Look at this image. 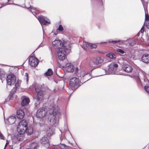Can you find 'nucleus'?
Here are the masks:
<instances>
[{
	"instance_id": "obj_1",
	"label": "nucleus",
	"mask_w": 149,
	"mask_h": 149,
	"mask_svg": "<svg viewBox=\"0 0 149 149\" xmlns=\"http://www.w3.org/2000/svg\"><path fill=\"white\" fill-rule=\"evenodd\" d=\"M53 110L52 114H50L48 117L49 120L50 125H54L55 126H57L59 124L58 118L61 116V113L59 111V108L57 105L52 106Z\"/></svg>"
},
{
	"instance_id": "obj_2",
	"label": "nucleus",
	"mask_w": 149,
	"mask_h": 149,
	"mask_svg": "<svg viewBox=\"0 0 149 149\" xmlns=\"http://www.w3.org/2000/svg\"><path fill=\"white\" fill-rule=\"evenodd\" d=\"M27 124L26 121L24 120H21L19 123L17 127L18 133L17 139L18 141H22L24 140V132L26 130Z\"/></svg>"
},
{
	"instance_id": "obj_3",
	"label": "nucleus",
	"mask_w": 149,
	"mask_h": 149,
	"mask_svg": "<svg viewBox=\"0 0 149 149\" xmlns=\"http://www.w3.org/2000/svg\"><path fill=\"white\" fill-rule=\"evenodd\" d=\"M69 90L71 91L69 93L71 94L79 86V79L76 77L71 78L69 81Z\"/></svg>"
},
{
	"instance_id": "obj_4",
	"label": "nucleus",
	"mask_w": 149,
	"mask_h": 149,
	"mask_svg": "<svg viewBox=\"0 0 149 149\" xmlns=\"http://www.w3.org/2000/svg\"><path fill=\"white\" fill-rule=\"evenodd\" d=\"M70 50L65 48H62L58 49V56L59 59L63 61L65 59L66 56L69 53Z\"/></svg>"
},
{
	"instance_id": "obj_5",
	"label": "nucleus",
	"mask_w": 149,
	"mask_h": 149,
	"mask_svg": "<svg viewBox=\"0 0 149 149\" xmlns=\"http://www.w3.org/2000/svg\"><path fill=\"white\" fill-rule=\"evenodd\" d=\"M65 69L68 72H72L74 71L75 72V74L77 76L78 74L79 71V69L78 67H76L74 69V66L70 63H68L65 65Z\"/></svg>"
},
{
	"instance_id": "obj_6",
	"label": "nucleus",
	"mask_w": 149,
	"mask_h": 149,
	"mask_svg": "<svg viewBox=\"0 0 149 149\" xmlns=\"http://www.w3.org/2000/svg\"><path fill=\"white\" fill-rule=\"evenodd\" d=\"M118 65L117 64L112 63L110 64L108 66L106 74H114L117 68H118Z\"/></svg>"
},
{
	"instance_id": "obj_7",
	"label": "nucleus",
	"mask_w": 149,
	"mask_h": 149,
	"mask_svg": "<svg viewBox=\"0 0 149 149\" xmlns=\"http://www.w3.org/2000/svg\"><path fill=\"white\" fill-rule=\"evenodd\" d=\"M77 76L78 77L82 78L84 77V79H86V81L91 78L90 74L89 73H86L84 71H81L79 73H78L77 74Z\"/></svg>"
},
{
	"instance_id": "obj_8",
	"label": "nucleus",
	"mask_w": 149,
	"mask_h": 149,
	"mask_svg": "<svg viewBox=\"0 0 149 149\" xmlns=\"http://www.w3.org/2000/svg\"><path fill=\"white\" fill-rule=\"evenodd\" d=\"M47 111L45 108H41L37 112L36 116L38 118H42L47 114Z\"/></svg>"
},
{
	"instance_id": "obj_9",
	"label": "nucleus",
	"mask_w": 149,
	"mask_h": 149,
	"mask_svg": "<svg viewBox=\"0 0 149 149\" xmlns=\"http://www.w3.org/2000/svg\"><path fill=\"white\" fill-rule=\"evenodd\" d=\"M29 61L30 65L32 67L36 66L38 63V60L33 56L30 57Z\"/></svg>"
},
{
	"instance_id": "obj_10",
	"label": "nucleus",
	"mask_w": 149,
	"mask_h": 149,
	"mask_svg": "<svg viewBox=\"0 0 149 149\" xmlns=\"http://www.w3.org/2000/svg\"><path fill=\"white\" fill-rule=\"evenodd\" d=\"M52 44L55 47V49H59L62 48H65L63 47V43L60 40H55L52 42Z\"/></svg>"
},
{
	"instance_id": "obj_11",
	"label": "nucleus",
	"mask_w": 149,
	"mask_h": 149,
	"mask_svg": "<svg viewBox=\"0 0 149 149\" xmlns=\"http://www.w3.org/2000/svg\"><path fill=\"white\" fill-rule=\"evenodd\" d=\"M37 18L41 25H46L47 23L50 24V22L47 21L48 19L45 17L40 16V17H37Z\"/></svg>"
},
{
	"instance_id": "obj_12",
	"label": "nucleus",
	"mask_w": 149,
	"mask_h": 149,
	"mask_svg": "<svg viewBox=\"0 0 149 149\" xmlns=\"http://www.w3.org/2000/svg\"><path fill=\"white\" fill-rule=\"evenodd\" d=\"M40 86H39L38 87L40 88ZM38 87H36V92L37 93V100L38 101L41 100L43 98L44 96L43 92L41 90L39 91V89H38Z\"/></svg>"
},
{
	"instance_id": "obj_13",
	"label": "nucleus",
	"mask_w": 149,
	"mask_h": 149,
	"mask_svg": "<svg viewBox=\"0 0 149 149\" xmlns=\"http://www.w3.org/2000/svg\"><path fill=\"white\" fill-rule=\"evenodd\" d=\"M15 120V115H13L10 116L5 122L6 124L11 125L14 123Z\"/></svg>"
},
{
	"instance_id": "obj_14",
	"label": "nucleus",
	"mask_w": 149,
	"mask_h": 149,
	"mask_svg": "<svg viewBox=\"0 0 149 149\" xmlns=\"http://www.w3.org/2000/svg\"><path fill=\"white\" fill-rule=\"evenodd\" d=\"M40 143L42 145L45 146L46 147L49 146V140L47 137H42L40 140Z\"/></svg>"
},
{
	"instance_id": "obj_15",
	"label": "nucleus",
	"mask_w": 149,
	"mask_h": 149,
	"mask_svg": "<svg viewBox=\"0 0 149 149\" xmlns=\"http://www.w3.org/2000/svg\"><path fill=\"white\" fill-rule=\"evenodd\" d=\"M16 115L18 118L22 119L24 117V113L23 110L19 109L17 111Z\"/></svg>"
},
{
	"instance_id": "obj_16",
	"label": "nucleus",
	"mask_w": 149,
	"mask_h": 149,
	"mask_svg": "<svg viewBox=\"0 0 149 149\" xmlns=\"http://www.w3.org/2000/svg\"><path fill=\"white\" fill-rule=\"evenodd\" d=\"M123 69L126 72H131L132 70V67L130 65L127 64L123 65Z\"/></svg>"
},
{
	"instance_id": "obj_17",
	"label": "nucleus",
	"mask_w": 149,
	"mask_h": 149,
	"mask_svg": "<svg viewBox=\"0 0 149 149\" xmlns=\"http://www.w3.org/2000/svg\"><path fill=\"white\" fill-rule=\"evenodd\" d=\"M128 39L126 40H113L111 39H110L108 40L107 42L110 43L112 44H116L117 42H120L121 44H125V42H127Z\"/></svg>"
},
{
	"instance_id": "obj_18",
	"label": "nucleus",
	"mask_w": 149,
	"mask_h": 149,
	"mask_svg": "<svg viewBox=\"0 0 149 149\" xmlns=\"http://www.w3.org/2000/svg\"><path fill=\"white\" fill-rule=\"evenodd\" d=\"M127 42L128 44H126L128 46H133L135 44L138 43V40L136 39H128Z\"/></svg>"
},
{
	"instance_id": "obj_19",
	"label": "nucleus",
	"mask_w": 149,
	"mask_h": 149,
	"mask_svg": "<svg viewBox=\"0 0 149 149\" xmlns=\"http://www.w3.org/2000/svg\"><path fill=\"white\" fill-rule=\"evenodd\" d=\"M142 61L146 63H149V55L148 54H143L141 58Z\"/></svg>"
},
{
	"instance_id": "obj_20",
	"label": "nucleus",
	"mask_w": 149,
	"mask_h": 149,
	"mask_svg": "<svg viewBox=\"0 0 149 149\" xmlns=\"http://www.w3.org/2000/svg\"><path fill=\"white\" fill-rule=\"evenodd\" d=\"M82 47L86 51H87L88 49H90V43L87 42L85 41L83 42V45L82 46Z\"/></svg>"
},
{
	"instance_id": "obj_21",
	"label": "nucleus",
	"mask_w": 149,
	"mask_h": 149,
	"mask_svg": "<svg viewBox=\"0 0 149 149\" xmlns=\"http://www.w3.org/2000/svg\"><path fill=\"white\" fill-rule=\"evenodd\" d=\"M12 78V76L10 75H8L7 77L6 81L7 84L10 86L13 85L15 83H12V79H10V78Z\"/></svg>"
},
{
	"instance_id": "obj_22",
	"label": "nucleus",
	"mask_w": 149,
	"mask_h": 149,
	"mask_svg": "<svg viewBox=\"0 0 149 149\" xmlns=\"http://www.w3.org/2000/svg\"><path fill=\"white\" fill-rule=\"evenodd\" d=\"M95 61L99 65V64H101L103 62V58L102 57H98L95 58Z\"/></svg>"
},
{
	"instance_id": "obj_23",
	"label": "nucleus",
	"mask_w": 149,
	"mask_h": 149,
	"mask_svg": "<svg viewBox=\"0 0 149 149\" xmlns=\"http://www.w3.org/2000/svg\"><path fill=\"white\" fill-rule=\"evenodd\" d=\"M29 102V99L28 97H25L22 100L21 104L22 106H24L27 104Z\"/></svg>"
},
{
	"instance_id": "obj_24",
	"label": "nucleus",
	"mask_w": 149,
	"mask_h": 149,
	"mask_svg": "<svg viewBox=\"0 0 149 149\" xmlns=\"http://www.w3.org/2000/svg\"><path fill=\"white\" fill-rule=\"evenodd\" d=\"M90 65L91 67L93 68L94 69L97 68L99 66V65L97 63L95 60L90 62Z\"/></svg>"
},
{
	"instance_id": "obj_25",
	"label": "nucleus",
	"mask_w": 149,
	"mask_h": 149,
	"mask_svg": "<svg viewBox=\"0 0 149 149\" xmlns=\"http://www.w3.org/2000/svg\"><path fill=\"white\" fill-rule=\"evenodd\" d=\"M54 131V130L52 129V128H49L46 132L47 135L50 136L53 134Z\"/></svg>"
},
{
	"instance_id": "obj_26",
	"label": "nucleus",
	"mask_w": 149,
	"mask_h": 149,
	"mask_svg": "<svg viewBox=\"0 0 149 149\" xmlns=\"http://www.w3.org/2000/svg\"><path fill=\"white\" fill-rule=\"evenodd\" d=\"M26 8L28 9H29L30 8V11L35 15V14L37 13V10L36 8L34 7H31L30 6L29 7H26Z\"/></svg>"
},
{
	"instance_id": "obj_27",
	"label": "nucleus",
	"mask_w": 149,
	"mask_h": 149,
	"mask_svg": "<svg viewBox=\"0 0 149 149\" xmlns=\"http://www.w3.org/2000/svg\"><path fill=\"white\" fill-rule=\"evenodd\" d=\"M26 132L27 133L28 135H31L32 134L33 132V129L31 127H27L26 130Z\"/></svg>"
},
{
	"instance_id": "obj_28",
	"label": "nucleus",
	"mask_w": 149,
	"mask_h": 149,
	"mask_svg": "<svg viewBox=\"0 0 149 149\" xmlns=\"http://www.w3.org/2000/svg\"><path fill=\"white\" fill-rule=\"evenodd\" d=\"M107 56L108 57L113 59H115L116 57V55L112 53L107 54Z\"/></svg>"
},
{
	"instance_id": "obj_29",
	"label": "nucleus",
	"mask_w": 149,
	"mask_h": 149,
	"mask_svg": "<svg viewBox=\"0 0 149 149\" xmlns=\"http://www.w3.org/2000/svg\"><path fill=\"white\" fill-rule=\"evenodd\" d=\"M53 73L52 70L51 69H49L47 71L45 72V74L46 76H50L52 75Z\"/></svg>"
},
{
	"instance_id": "obj_30",
	"label": "nucleus",
	"mask_w": 149,
	"mask_h": 149,
	"mask_svg": "<svg viewBox=\"0 0 149 149\" xmlns=\"http://www.w3.org/2000/svg\"><path fill=\"white\" fill-rule=\"evenodd\" d=\"M8 75H10L12 76V78H10V79H12V83H15L16 81V78L15 76L13 74H10Z\"/></svg>"
},
{
	"instance_id": "obj_31",
	"label": "nucleus",
	"mask_w": 149,
	"mask_h": 149,
	"mask_svg": "<svg viewBox=\"0 0 149 149\" xmlns=\"http://www.w3.org/2000/svg\"><path fill=\"white\" fill-rule=\"evenodd\" d=\"M134 78L138 82L140 83L141 82V80L138 74L136 76H134Z\"/></svg>"
},
{
	"instance_id": "obj_32",
	"label": "nucleus",
	"mask_w": 149,
	"mask_h": 149,
	"mask_svg": "<svg viewBox=\"0 0 149 149\" xmlns=\"http://www.w3.org/2000/svg\"><path fill=\"white\" fill-rule=\"evenodd\" d=\"M97 47V46L95 44L90 43V49H92L93 48H96Z\"/></svg>"
},
{
	"instance_id": "obj_33",
	"label": "nucleus",
	"mask_w": 149,
	"mask_h": 149,
	"mask_svg": "<svg viewBox=\"0 0 149 149\" xmlns=\"http://www.w3.org/2000/svg\"><path fill=\"white\" fill-rule=\"evenodd\" d=\"M116 51L117 52L122 54H123L125 53L124 51L121 49H116Z\"/></svg>"
},
{
	"instance_id": "obj_34",
	"label": "nucleus",
	"mask_w": 149,
	"mask_h": 149,
	"mask_svg": "<svg viewBox=\"0 0 149 149\" xmlns=\"http://www.w3.org/2000/svg\"><path fill=\"white\" fill-rule=\"evenodd\" d=\"M63 30V28L62 26L60 25L59 26L58 28L57 29V32H58V31H62Z\"/></svg>"
},
{
	"instance_id": "obj_35",
	"label": "nucleus",
	"mask_w": 149,
	"mask_h": 149,
	"mask_svg": "<svg viewBox=\"0 0 149 149\" xmlns=\"http://www.w3.org/2000/svg\"><path fill=\"white\" fill-rule=\"evenodd\" d=\"M20 84V83L18 81L15 84V86L16 88H18Z\"/></svg>"
},
{
	"instance_id": "obj_36",
	"label": "nucleus",
	"mask_w": 149,
	"mask_h": 149,
	"mask_svg": "<svg viewBox=\"0 0 149 149\" xmlns=\"http://www.w3.org/2000/svg\"><path fill=\"white\" fill-rule=\"evenodd\" d=\"M39 86H40V88L39 87H38V89H40L39 90V91H41V90H42V86L41 85H36V86H35V91H36V87H39Z\"/></svg>"
},
{
	"instance_id": "obj_37",
	"label": "nucleus",
	"mask_w": 149,
	"mask_h": 149,
	"mask_svg": "<svg viewBox=\"0 0 149 149\" xmlns=\"http://www.w3.org/2000/svg\"><path fill=\"white\" fill-rule=\"evenodd\" d=\"M144 89L146 92L149 93V87L146 86L144 87Z\"/></svg>"
},
{
	"instance_id": "obj_38",
	"label": "nucleus",
	"mask_w": 149,
	"mask_h": 149,
	"mask_svg": "<svg viewBox=\"0 0 149 149\" xmlns=\"http://www.w3.org/2000/svg\"><path fill=\"white\" fill-rule=\"evenodd\" d=\"M145 20L149 21V16L148 14H145Z\"/></svg>"
},
{
	"instance_id": "obj_39",
	"label": "nucleus",
	"mask_w": 149,
	"mask_h": 149,
	"mask_svg": "<svg viewBox=\"0 0 149 149\" xmlns=\"http://www.w3.org/2000/svg\"><path fill=\"white\" fill-rule=\"evenodd\" d=\"M0 138L1 139H4L5 137L0 132Z\"/></svg>"
},
{
	"instance_id": "obj_40",
	"label": "nucleus",
	"mask_w": 149,
	"mask_h": 149,
	"mask_svg": "<svg viewBox=\"0 0 149 149\" xmlns=\"http://www.w3.org/2000/svg\"><path fill=\"white\" fill-rule=\"evenodd\" d=\"M146 26L148 29H149V21H148L146 23Z\"/></svg>"
},
{
	"instance_id": "obj_41",
	"label": "nucleus",
	"mask_w": 149,
	"mask_h": 149,
	"mask_svg": "<svg viewBox=\"0 0 149 149\" xmlns=\"http://www.w3.org/2000/svg\"><path fill=\"white\" fill-rule=\"evenodd\" d=\"M8 2L9 4H12L13 2V0H8Z\"/></svg>"
},
{
	"instance_id": "obj_42",
	"label": "nucleus",
	"mask_w": 149,
	"mask_h": 149,
	"mask_svg": "<svg viewBox=\"0 0 149 149\" xmlns=\"http://www.w3.org/2000/svg\"><path fill=\"white\" fill-rule=\"evenodd\" d=\"M8 4H9V3L8 2H7V3H3V4H2V5L3 6H5L8 5Z\"/></svg>"
},
{
	"instance_id": "obj_43",
	"label": "nucleus",
	"mask_w": 149,
	"mask_h": 149,
	"mask_svg": "<svg viewBox=\"0 0 149 149\" xmlns=\"http://www.w3.org/2000/svg\"><path fill=\"white\" fill-rule=\"evenodd\" d=\"M144 28L143 26L142 27L140 31V32L141 33H143V31H144Z\"/></svg>"
},
{
	"instance_id": "obj_44",
	"label": "nucleus",
	"mask_w": 149,
	"mask_h": 149,
	"mask_svg": "<svg viewBox=\"0 0 149 149\" xmlns=\"http://www.w3.org/2000/svg\"><path fill=\"white\" fill-rule=\"evenodd\" d=\"M146 39L148 41V42H149V36L148 35H146Z\"/></svg>"
},
{
	"instance_id": "obj_45",
	"label": "nucleus",
	"mask_w": 149,
	"mask_h": 149,
	"mask_svg": "<svg viewBox=\"0 0 149 149\" xmlns=\"http://www.w3.org/2000/svg\"><path fill=\"white\" fill-rule=\"evenodd\" d=\"M128 55L129 57L130 58H131V57H132V56H133V54H132L131 53H129L128 54Z\"/></svg>"
},
{
	"instance_id": "obj_46",
	"label": "nucleus",
	"mask_w": 149,
	"mask_h": 149,
	"mask_svg": "<svg viewBox=\"0 0 149 149\" xmlns=\"http://www.w3.org/2000/svg\"><path fill=\"white\" fill-rule=\"evenodd\" d=\"M59 136V137H60V140H61V141H62V140L63 139V137H62V135H60Z\"/></svg>"
},
{
	"instance_id": "obj_47",
	"label": "nucleus",
	"mask_w": 149,
	"mask_h": 149,
	"mask_svg": "<svg viewBox=\"0 0 149 149\" xmlns=\"http://www.w3.org/2000/svg\"><path fill=\"white\" fill-rule=\"evenodd\" d=\"M8 143H9V141L7 140L6 142V144L5 145L4 148H6V146H7Z\"/></svg>"
},
{
	"instance_id": "obj_48",
	"label": "nucleus",
	"mask_w": 149,
	"mask_h": 149,
	"mask_svg": "<svg viewBox=\"0 0 149 149\" xmlns=\"http://www.w3.org/2000/svg\"><path fill=\"white\" fill-rule=\"evenodd\" d=\"M107 42H102L100 43V44H106L107 43Z\"/></svg>"
},
{
	"instance_id": "obj_49",
	"label": "nucleus",
	"mask_w": 149,
	"mask_h": 149,
	"mask_svg": "<svg viewBox=\"0 0 149 149\" xmlns=\"http://www.w3.org/2000/svg\"><path fill=\"white\" fill-rule=\"evenodd\" d=\"M26 74V77L27 78V79H26V81H27L28 80V76H27V74Z\"/></svg>"
},
{
	"instance_id": "obj_50",
	"label": "nucleus",
	"mask_w": 149,
	"mask_h": 149,
	"mask_svg": "<svg viewBox=\"0 0 149 149\" xmlns=\"http://www.w3.org/2000/svg\"><path fill=\"white\" fill-rule=\"evenodd\" d=\"M41 45L42 44H41L39 46H40V47L42 46V45Z\"/></svg>"
},
{
	"instance_id": "obj_51",
	"label": "nucleus",
	"mask_w": 149,
	"mask_h": 149,
	"mask_svg": "<svg viewBox=\"0 0 149 149\" xmlns=\"http://www.w3.org/2000/svg\"><path fill=\"white\" fill-rule=\"evenodd\" d=\"M139 33H138V34H137V35H138V36H139Z\"/></svg>"
},
{
	"instance_id": "obj_52",
	"label": "nucleus",
	"mask_w": 149,
	"mask_h": 149,
	"mask_svg": "<svg viewBox=\"0 0 149 149\" xmlns=\"http://www.w3.org/2000/svg\"><path fill=\"white\" fill-rule=\"evenodd\" d=\"M64 146H65V145L63 144Z\"/></svg>"
},
{
	"instance_id": "obj_53",
	"label": "nucleus",
	"mask_w": 149,
	"mask_h": 149,
	"mask_svg": "<svg viewBox=\"0 0 149 149\" xmlns=\"http://www.w3.org/2000/svg\"><path fill=\"white\" fill-rule=\"evenodd\" d=\"M1 7H1H1H0V8H1Z\"/></svg>"
},
{
	"instance_id": "obj_54",
	"label": "nucleus",
	"mask_w": 149,
	"mask_h": 149,
	"mask_svg": "<svg viewBox=\"0 0 149 149\" xmlns=\"http://www.w3.org/2000/svg\"><path fill=\"white\" fill-rule=\"evenodd\" d=\"M70 134L71 135V134L70 133Z\"/></svg>"
}]
</instances>
